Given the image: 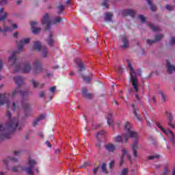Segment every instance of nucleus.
I'll list each match as a JSON object with an SVG mask.
<instances>
[{
    "mask_svg": "<svg viewBox=\"0 0 175 175\" xmlns=\"http://www.w3.org/2000/svg\"><path fill=\"white\" fill-rule=\"evenodd\" d=\"M165 8L167 9V10L171 11V10H174V6L173 5H169V4H167L165 5Z\"/></svg>",
    "mask_w": 175,
    "mask_h": 175,
    "instance_id": "41",
    "label": "nucleus"
},
{
    "mask_svg": "<svg viewBox=\"0 0 175 175\" xmlns=\"http://www.w3.org/2000/svg\"><path fill=\"white\" fill-rule=\"evenodd\" d=\"M10 96V94H9V93H5L3 94H0V105H3L6 103L8 109H10V106L9 105V97Z\"/></svg>",
    "mask_w": 175,
    "mask_h": 175,
    "instance_id": "11",
    "label": "nucleus"
},
{
    "mask_svg": "<svg viewBox=\"0 0 175 175\" xmlns=\"http://www.w3.org/2000/svg\"><path fill=\"white\" fill-rule=\"evenodd\" d=\"M98 167H95V168H94V170H93V173L95 174V173H96L97 172H98Z\"/></svg>",
    "mask_w": 175,
    "mask_h": 175,
    "instance_id": "64",
    "label": "nucleus"
},
{
    "mask_svg": "<svg viewBox=\"0 0 175 175\" xmlns=\"http://www.w3.org/2000/svg\"><path fill=\"white\" fill-rule=\"evenodd\" d=\"M28 163H29V167L21 168V165H17V166L13 167L11 171L14 172H19L20 169H21L22 170H25L26 173L28 175H33V172H32V169L35 167V165L38 163V161L33 160L32 159V158H29Z\"/></svg>",
    "mask_w": 175,
    "mask_h": 175,
    "instance_id": "5",
    "label": "nucleus"
},
{
    "mask_svg": "<svg viewBox=\"0 0 175 175\" xmlns=\"http://www.w3.org/2000/svg\"><path fill=\"white\" fill-rule=\"evenodd\" d=\"M40 97V98H44V92H40L39 93Z\"/></svg>",
    "mask_w": 175,
    "mask_h": 175,
    "instance_id": "61",
    "label": "nucleus"
},
{
    "mask_svg": "<svg viewBox=\"0 0 175 175\" xmlns=\"http://www.w3.org/2000/svg\"><path fill=\"white\" fill-rule=\"evenodd\" d=\"M43 72V66H42V59H36L33 63V68L32 70V74L34 76L36 75H40V73Z\"/></svg>",
    "mask_w": 175,
    "mask_h": 175,
    "instance_id": "9",
    "label": "nucleus"
},
{
    "mask_svg": "<svg viewBox=\"0 0 175 175\" xmlns=\"http://www.w3.org/2000/svg\"><path fill=\"white\" fill-rule=\"evenodd\" d=\"M121 175H126L128 174V169L124 168L123 170L120 172Z\"/></svg>",
    "mask_w": 175,
    "mask_h": 175,
    "instance_id": "46",
    "label": "nucleus"
},
{
    "mask_svg": "<svg viewBox=\"0 0 175 175\" xmlns=\"http://www.w3.org/2000/svg\"><path fill=\"white\" fill-rule=\"evenodd\" d=\"M133 108V111L135 117L137 118L138 121H140L142 120V116H140L139 111V107L136 105V104L133 103L131 105Z\"/></svg>",
    "mask_w": 175,
    "mask_h": 175,
    "instance_id": "13",
    "label": "nucleus"
},
{
    "mask_svg": "<svg viewBox=\"0 0 175 175\" xmlns=\"http://www.w3.org/2000/svg\"><path fill=\"white\" fill-rule=\"evenodd\" d=\"M157 126L164 133L166 136L169 137L170 142L172 143V146L175 144V136L173 132L169 129H165L163 128L162 125L159 123H156Z\"/></svg>",
    "mask_w": 175,
    "mask_h": 175,
    "instance_id": "8",
    "label": "nucleus"
},
{
    "mask_svg": "<svg viewBox=\"0 0 175 175\" xmlns=\"http://www.w3.org/2000/svg\"><path fill=\"white\" fill-rule=\"evenodd\" d=\"M16 51L11 53V57H9V61L12 62L11 67L14 69V72H22V73H29L32 70V66L29 62L18 63V59L16 57Z\"/></svg>",
    "mask_w": 175,
    "mask_h": 175,
    "instance_id": "2",
    "label": "nucleus"
},
{
    "mask_svg": "<svg viewBox=\"0 0 175 175\" xmlns=\"http://www.w3.org/2000/svg\"><path fill=\"white\" fill-rule=\"evenodd\" d=\"M175 44V37H172L171 39L170 44Z\"/></svg>",
    "mask_w": 175,
    "mask_h": 175,
    "instance_id": "59",
    "label": "nucleus"
},
{
    "mask_svg": "<svg viewBox=\"0 0 175 175\" xmlns=\"http://www.w3.org/2000/svg\"><path fill=\"white\" fill-rule=\"evenodd\" d=\"M122 165H124V157H122L121 159H120L119 165L122 166Z\"/></svg>",
    "mask_w": 175,
    "mask_h": 175,
    "instance_id": "56",
    "label": "nucleus"
},
{
    "mask_svg": "<svg viewBox=\"0 0 175 175\" xmlns=\"http://www.w3.org/2000/svg\"><path fill=\"white\" fill-rule=\"evenodd\" d=\"M166 62H167V64H166L167 72L169 75H172L173 72H175V66L172 65V64H170V62H169V60H167Z\"/></svg>",
    "mask_w": 175,
    "mask_h": 175,
    "instance_id": "20",
    "label": "nucleus"
},
{
    "mask_svg": "<svg viewBox=\"0 0 175 175\" xmlns=\"http://www.w3.org/2000/svg\"><path fill=\"white\" fill-rule=\"evenodd\" d=\"M122 42L123 44L120 46V49H123V50H125L128 49V47H129V40H128V38H126V36H125V34L122 36Z\"/></svg>",
    "mask_w": 175,
    "mask_h": 175,
    "instance_id": "16",
    "label": "nucleus"
},
{
    "mask_svg": "<svg viewBox=\"0 0 175 175\" xmlns=\"http://www.w3.org/2000/svg\"><path fill=\"white\" fill-rule=\"evenodd\" d=\"M0 5H8V0H1L0 1Z\"/></svg>",
    "mask_w": 175,
    "mask_h": 175,
    "instance_id": "53",
    "label": "nucleus"
},
{
    "mask_svg": "<svg viewBox=\"0 0 175 175\" xmlns=\"http://www.w3.org/2000/svg\"><path fill=\"white\" fill-rule=\"evenodd\" d=\"M126 61L127 62L128 67L132 72L130 73L131 85H133L135 92H139V89H137V84H139V82L137 81V77L135 76V73L133 70V66L132 65V63H131V60L129 59H127Z\"/></svg>",
    "mask_w": 175,
    "mask_h": 175,
    "instance_id": "6",
    "label": "nucleus"
},
{
    "mask_svg": "<svg viewBox=\"0 0 175 175\" xmlns=\"http://www.w3.org/2000/svg\"><path fill=\"white\" fill-rule=\"evenodd\" d=\"M103 5H104L105 8H109V3L107 2V0H105L103 3Z\"/></svg>",
    "mask_w": 175,
    "mask_h": 175,
    "instance_id": "50",
    "label": "nucleus"
},
{
    "mask_svg": "<svg viewBox=\"0 0 175 175\" xmlns=\"http://www.w3.org/2000/svg\"><path fill=\"white\" fill-rule=\"evenodd\" d=\"M165 113L167 115V118L169 120V122H168L169 126L172 128V129H174L175 126L174 124H172V122H173V116L167 111H165Z\"/></svg>",
    "mask_w": 175,
    "mask_h": 175,
    "instance_id": "21",
    "label": "nucleus"
},
{
    "mask_svg": "<svg viewBox=\"0 0 175 175\" xmlns=\"http://www.w3.org/2000/svg\"><path fill=\"white\" fill-rule=\"evenodd\" d=\"M115 142H117L118 143H122V136L121 135H117L115 137Z\"/></svg>",
    "mask_w": 175,
    "mask_h": 175,
    "instance_id": "35",
    "label": "nucleus"
},
{
    "mask_svg": "<svg viewBox=\"0 0 175 175\" xmlns=\"http://www.w3.org/2000/svg\"><path fill=\"white\" fill-rule=\"evenodd\" d=\"M30 83H32L33 88H42V87H44V83H39V82L36 81L33 79L30 80Z\"/></svg>",
    "mask_w": 175,
    "mask_h": 175,
    "instance_id": "23",
    "label": "nucleus"
},
{
    "mask_svg": "<svg viewBox=\"0 0 175 175\" xmlns=\"http://www.w3.org/2000/svg\"><path fill=\"white\" fill-rule=\"evenodd\" d=\"M18 161V159H16L15 157H8L7 159L3 160L4 165H8L9 162L14 163Z\"/></svg>",
    "mask_w": 175,
    "mask_h": 175,
    "instance_id": "24",
    "label": "nucleus"
},
{
    "mask_svg": "<svg viewBox=\"0 0 175 175\" xmlns=\"http://www.w3.org/2000/svg\"><path fill=\"white\" fill-rule=\"evenodd\" d=\"M11 26L12 27V28H13L14 29H16V28H18V26H17L16 24H13V23H12V24H11Z\"/></svg>",
    "mask_w": 175,
    "mask_h": 175,
    "instance_id": "62",
    "label": "nucleus"
},
{
    "mask_svg": "<svg viewBox=\"0 0 175 175\" xmlns=\"http://www.w3.org/2000/svg\"><path fill=\"white\" fill-rule=\"evenodd\" d=\"M40 119L38 118H36L33 121V126H36V125H38V124L39 123Z\"/></svg>",
    "mask_w": 175,
    "mask_h": 175,
    "instance_id": "43",
    "label": "nucleus"
},
{
    "mask_svg": "<svg viewBox=\"0 0 175 175\" xmlns=\"http://www.w3.org/2000/svg\"><path fill=\"white\" fill-rule=\"evenodd\" d=\"M3 29L0 27V32H2L4 35H6V32H12V29L9 27L5 26V23L3 25Z\"/></svg>",
    "mask_w": 175,
    "mask_h": 175,
    "instance_id": "26",
    "label": "nucleus"
},
{
    "mask_svg": "<svg viewBox=\"0 0 175 175\" xmlns=\"http://www.w3.org/2000/svg\"><path fill=\"white\" fill-rule=\"evenodd\" d=\"M62 21V19L60 17H56L55 18V21H53V24H57V23H61Z\"/></svg>",
    "mask_w": 175,
    "mask_h": 175,
    "instance_id": "44",
    "label": "nucleus"
},
{
    "mask_svg": "<svg viewBox=\"0 0 175 175\" xmlns=\"http://www.w3.org/2000/svg\"><path fill=\"white\" fill-rule=\"evenodd\" d=\"M105 21L107 22L109 21V23H111V19L113 18V14L111 13H105Z\"/></svg>",
    "mask_w": 175,
    "mask_h": 175,
    "instance_id": "27",
    "label": "nucleus"
},
{
    "mask_svg": "<svg viewBox=\"0 0 175 175\" xmlns=\"http://www.w3.org/2000/svg\"><path fill=\"white\" fill-rule=\"evenodd\" d=\"M16 109H20V107H18V102H14L12 103V110L13 111H16Z\"/></svg>",
    "mask_w": 175,
    "mask_h": 175,
    "instance_id": "33",
    "label": "nucleus"
},
{
    "mask_svg": "<svg viewBox=\"0 0 175 175\" xmlns=\"http://www.w3.org/2000/svg\"><path fill=\"white\" fill-rule=\"evenodd\" d=\"M38 120H44V118H46V115H40V116L38 117Z\"/></svg>",
    "mask_w": 175,
    "mask_h": 175,
    "instance_id": "52",
    "label": "nucleus"
},
{
    "mask_svg": "<svg viewBox=\"0 0 175 175\" xmlns=\"http://www.w3.org/2000/svg\"><path fill=\"white\" fill-rule=\"evenodd\" d=\"M163 38V34H159L155 36L154 40H147V43L149 44V46H151V44H153V43H157V42H159L161 39Z\"/></svg>",
    "mask_w": 175,
    "mask_h": 175,
    "instance_id": "18",
    "label": "nucleus"
},
{
    "mask_svg": "<svg viewBox=\"0 0 175 175\" xmlns=\"http://www.w3.org/2000/svg\"><path fill=\"white\" fill-rule=\"evenodd\" d=\"M77 65L79 66V72H83L85 69V67L84 66V62L81 61L80 59H76Z\"/></svg>",
    "mask_w": 175,
    "mask_h": 175,
    "instance_id": "22",
    "label": "nucleus"
},
{
    "mask_svg": "<svg viewBox=\"0 0 175 175\" xmlns=\"http://www.w3.org/2000/svg\"><path fill=\"white\" fill-rule=\"evenodd\" d=\"M121 14L123 17H126V16H131V17H135L136 12L133 10H123L121 12Z\"/></svg>",
    "mask_w": 175,
    "mask_h": 175,
    "instance_id": "14",
    "label": "nucleus"
},
{
    "mask_svg": "<svg viewBox=\"0 0 175 175\" xmlns=\"http://www.w3.org/2000/svg\"><path fill=\"white\" fill-rule=\"evenodd\" d=\"M15 157H18L21 154V150H15L13 152Z\"/></svg>",
    "mask_w": 175,
    "mask_h": 175,
    "instance_id": "49",
    "label": "nucleus"
},
{
    "mask_svg": "<svg viewBox=\"0 0 175 175\" xmlns=\"http://www.w3.org/2000/svg\"><path fill=\"white\" fill-rule=\"evenodd\" d=\"M122 157L124 158L125 157V155H126V150L125 148H123L122 150Z\"/></svg>",
    "mask_w": 175,
    "mask_h": 175,
    "instance_id": "51",
    "label": "nucleus"
},
{
    "mask_svg": "<svg viewBox=\"0 0 175 175\" xmlns=\"http://www.w3.org/2000/svg\"><path fill=\"white\" fill-rule=\"evenodd\" d=\"M33 50L36 51H41L43 58H47L49 55V51L46 46H42V44L40 41H36L33 42Z\"/></svg>",
    "mask_w": 175,
    "mask_h": 175,
    "instance_id": "7",
    "label": "nucleus"
},
{
    "mask_svg": "<svg viewBox=\"0 0 175 175\" xmlns=\"http://www.w3.org/2000/svg\"><path fill=\"white\" fill-rule=\"evenodd\" d=\"M45 144L47 146V147H49V148H51L52 145L50 144V142L49 141H46L45 142Z\"/></svg>",
    "mask_w": 175,
    "mask_h": 175,
    "instance_id": "58",
    "label": "nucleus"
},
{
    "mask_svg": "<svg viewBox=\"0 0 175 175\" xmlns=\"http://www.w3.org/2000/svg\"><path fill=\"white\" fill-rule=\"evenodd\" d=\"M148 26L150 27V28L152 29V31H153V32H157L158 31H159V28L157 27L154 26L153 24H149Z\"/></svg>",
    "mask_w": 175,
    "mask_h": 175,
    "instance_id": "32",
    "label": "nucleus"
},
{
    "mask_svg": "<svg viewBox=\"0 0 175 175\" xmlns=\"http://www.w3.org/2000/svg\"><path fill=\"white\" fill-rule=\"evenodd\" d=\"M38 136H40V137H41V139H43V137H44V136L43 135V133H42V132H40V133L38 134Z\"/></svg>",
    "mask_w": 175,
    "mask_h": 175,
    "instance_id": "63",
    "label": "nucleus"
},
{
    "mask_svg": "<svg viewBox=\"0 0 175 175\" xmlns=\"http://www.w3.org/2000/svg\"><path fill=\"white\" fill-rule=\"evenodd\" d=\"M8 118L9 119L8 123L5 124V126L0 124V140H5V139H10L12 133L14 131H21L23 129V124L18 123V118H12V113L10 111H8Z\"/></svg>",
    "mask_w": 175,
    "mask_h": 175,
    "instance_id": "1",
    "label": "nucleus"
},
{
    "mask_svg": "<svg viewBox=\"0 0 175 175\" xmlns=\"http://www.w3.org/2000/svg\"><path fill=\"white\" fill-rule=\"evenodd\" d=\"M111 117H113V115L111 113H109L107 116V124L109 126L113 124V120H111Z\"/></svg>",
    "mask_w": 175,
    "mask_h": 175,
    "instance_id": "31",
    "label": "nucleus"
},
{
    "mask_svg": "<svg viewBox=\"0 0 175 175\" xmlns=\"http://www.w3.org/2000/svg\"><path fill=\"white\" fill-rule=\"evenodd\" d=\"M135 139L133 144H132V150L134 158H137L139 154H137V151L139 150V144L137 143V139H139V133L135 131H129L126 133L123 134V140L125 141V143H128V139Z\"/></svg>",
    "mask_w": 175,
    "mask_h": 175,
    "instance_id": "3",
    "label": "nucleus"
},
{
    "mask_svg": "<svg viewBox=\"0 0 175 175\" xmlns=\"http://www.w3.org/2000/svg\"><path fill=\"white\" fill-rule=\"evenodd\" d=\"M101 170L103 172V173H105V174H107V173H109L107 172V169L106 168V163H103L102 166H101Z\"/></svg>",
    "mask_w": 175,
    "mask_h": 175,
    "instance_id": "34",
    "label": "nucleus"
},
{
    "mask_svg": "<svg viewBox=\"0 0 175 175\" xmlns=\"http://www.w3.org/2000/svg\"><path fill=\"white\" fill-rule=\"evenodd\" d=\"M3 68V64L2 63V60L0 59V72L2 70Z\"/></svg>",
    "mask_w": 175,
    "mask_h": 175,
    "instance_id": "60",
    "label": "nucleus"
},
{
    "mask_svg": "<svg viewBox=\"0 0 175 175\" xmlns=\"http://www.w3.org/2000/svg\"><path fill=\"white\" fill-rule=\"evenodd\" d=\"M22 109L25 111V117H28L29 113L32 111V109L29 106V103L27 102L24 98L22 99Z\"/></svg>",
    "mask_w": 175,
    "mask_h": 175,
    "instance_id": "10",
    "label": "nucleus"
},
{
    "mask_svg": "<svg viewBox=\"0 0 175 175\" xmlns=\"http://www.w3.org/2000/svg\"><path fill=\"white\" fill-rule=\"evenodd\" d=\"M98 142L96 144L97 148H100V139H98Z\"/></svg>",
    "mask_w": 175,
    "mask_h": 175,
    "instance_id": "57",
    "label": "nucleus"
},
{
    "mask_svg": "<svg viewBox=\"0 0 175 175\" xmlns=\"http://www.w3.org/2000/svg\"><path fill=\"white\" fill-rule=\"evenodd\" d=\"M114 165V161H111L109 164V169H112L113 166Z\"/></svg>",
    "mask_w": 175,
    "mask_h": 175,
    "instance_id": "54",
    "label": "nucleus"
},
{
    "mask_svg": "<svg viewBox=\"0 0 175 175\" xmlns=\"http://www.w3.org/2000/svg\"><path fill=\"white\" fill-rule=\"evenodd\" d=\"M155 158H159V154L148 157V159H150V160L155 159Z\"/></svg>",
    "mask_w": 175,
    "mask_h": 175,
    "instance_id": "45",
    "label": "nucleus"
},
{
    "mask_svg": "<svg viewBox=\"0 0 175 175\" xmlns=\"http://www.w3.org/2000/svg\"><path fill=\"white\" fill-rule=\"evenodd\" d=\"M36 24H38V22L36 21H33L31 23V29H33V28H36L35 27H36Z\"/></svg>",
    "mask_w": 175,
    "mask_h": 175,
    "instance_id": "48",
    "label": "nucleus"
},
{
    "mask_svg": "<svg viewBox=\"0 0 175 175\" xmlns=\"http://www.w3.org/2000/svg\"><path fill=\"white\" fill-rule=\"evenodd\" d=\"M116 72H118V73H122V72L124 70V66H119L118 68H116Z\"/></svg>",
    "mask_w": 175,
    "mask_h": 175,
    "instance_id": "37",
    "label": "nucleus"
},
{
    "mask_svg": "<svg viewBox=\"0 0 175 175\" xmlns=\"http://www.w3.org/2000/svg\"><path fill=\"white\" fill-rule=\"evenodd\" d=\"M124 128L126 132H129V131H132V126L131 125V123H129V122H126L124 123Z\"/></svg>",
    "mask_w": 175,
    "mask_h": 175,
    "instance_id": "30",
    "label": "nucleus"
},
{
    "mask_svg": "<svg viewBox=\"0 0 175 175\" xmlns=\"http://www.w3.org/2000/svg\"><path fill=\"white\" fill-rule=\"evenodd\" d=\"M0 21H5L8 18V12H3V8L0 9Z\"/></svg>",
    "mask_w": 175,
    "mask_h": 175,
    "instance_id": "25",
    "label": "nucleus"
},
{
    "mask_svg": "<svg viewBox=\"0 0 175 175\" xmlns=\"http://www.w3.org/2000/svg\"><path fill=\"white\" fill-rule=\"evenodd\" d=\"M57 8L58 9V12H57V14H62V12H64V10H65V5H62V4H59L57 6Z\"/></svg>",
    "mask_w": 175,
    "mask_h": 175,
    "instance_id": "29",
    "label": "nucleus"
},
{
    "mask_svg": "<svg viewBox=\"0 0 175 175\" xmlns=\"http://www.w3.org/2000/svg\"><path fill=\"white\" fill-rule=\"evenodd\" d=\"M14 81L17 85V88L14 90V91L12 93V98H14V96H17V95H21L22 98H24L25 96H28L29 95H32L33 92L31 91H23L20 90L21 85H23V83H24V78L23 77L16 76L14 77Z\"/></svg>",
    "mask_w": 175,
    "mask_h": 175,
    "instance_id": "4",
    "label": "nucleus"
},
{
    "mask_svg": "<svg viewBox=\"0 0 175 175\" xmlns=\"http://www.w3.org/2000/svg\"><path fill=\"white\" fill-rule=\"evenodd\" d=\"M160 95L161 96V100L163 102H166V98H165V94H163V92H160Z\"/></svg>",
    "mask_w": 175,
    "mask_h": 175,
    "instance_id": "47",
    "label": "nucleus"
},
{
    "mask_svg": "<svg viewBox=\"0 0 175 175\" xmlns=\"http://www.w3.org/2000/svg\"><path fill=\"white\" fill-rule=\"evenodd\" d=\"M103 135H105L104 131H100L98 133H97V134L96 135V137L97 140H99V139H100V136H103Z\"/></svg>",
    "mask_w": 175,
    "mask_h": 175,
    "instance_id": "36",
    "label": "nucleus"
},
{
    "mask_svg": "<svg viewBox=\"0 0 175 175\" xmlns=\"http://www.w3.org/2000/svg\"><path fill=\"white\" fill-rule=\"evenodd\" d=\"M30 40H31V39L29 38H25V39L19 41L18 42H17L18 50L19 51H21V50H23V47H24V45L28 44V43H29Z\"/></svg>",
    "mask_w": 175,
    "mask_h": 175,
    "instance_id": "15",
    "label": "nucleus"
},
{
    "mask_svg": "<svg viewBox=\"0 0 175 175\" xmlns=\"http://www.w3.org/2000/svg\"><path fill=\"white\" fill-rule=\"evenodd\" d=\"M138 18H139V20L142 21V23H146V17H144V16H143V15H139V16H138Z\"/></svg>",
    "mask_w": 175,
    "mask_h": 175,
    "instance_id": "42",
    "label": "nucleus"
},
{
    "mask_svg": "<svg viewBox=\"0 0 175 175\" xmlns=\"http://www.w3.org/2000/svg\"><path fill=\"white\" fill-rule=\"evenodd\" d=\"M105 148L106 151H107V152L113 153L114 152V151H116V148H117V147L116 146V145L109 143L105 146Z\"/></svg>",
    "mask_w": 175,
    "mask_h": 175,
    "instance_id": "19",
    "label": "nucleus"
},
{
    "mask_svg": "<svg viewBox=\"0 0 175 175\" xmlns=\"http://www.w3.org/2000/svg\"><path fill=\"white\" fill-rule=\"evenodd\" d=\"M49 91H50L51 92H52L53 94H54V92H55V86H53L52 88H51L49 89Z\"/></svg>",
    "mask_w": 175,
    "mask_h": 175,
    "instance_id": "55",
    "label": "nucleus"
},
{
    "mask_svg": "<svg viewBox=\"0 0 175 175\" xmlns=\"http://www.w3.org/2000/svg\"><path fill=\"white\" fill-rule=\"evenodd\" d=\"M82 79H83V81H85L86 83H88L90 81L91 78L88 76H84V75L82 74Z\"/></svg>",
    "mask_w": 175,
    "mask_h": 175,
    "instance_id": "39",
    "label": "nucleus"
},
{
    "mask_svg": "<svg viewBox=\"0 0 175 175\" xmlns=\"http://www.w3.org/2000/svg\"><path fill=\"white\" fill-rule=\"evenodd\" d=\"M42 24L43 25H46V31H50V28L51 27V20H50V17L49 14H45L42 19Z\"/></svg>",
    "mask_w": 175,
    "mask_h": 175,
    "instance_id": "12",
    "label": "nucleus"
},
{
    "mask_svg": "<svg viewBox=\"0 0 175 175\" xmlns=\"http://www.w3.org/2000/svg\"><path fill=\"white\" fill-rule=\"evenodd\" d=\"M40 27H33L32 29L33 33H39L40 32Z\"/></svg>",
    "mask_w": 175,
    "mask_h": 175,
    "instance_id": "40",
    "label": "nucleus"
},
{
    "mask_svg": "<svg viewBox=\"0 0 175 175\" xmlns=\"http://www.w3.org/2000/svg\"><path fill=\"white\" fill-rule=\"evenodd\" d=\"M46 41H47L49 46H50V47H51L53 46V44H54V40H53V34L52 33L49 34V38L46 40Z\"/></svg>",
    "mask_w": 175,
    "mask_h": 175,
    "instance_id": "28",
    "label": "nucleus"
},
{
    "mask_svg": "<svg viewBox=\"0 0 175 175\" xmlns=\"http://www.w3.org/2000/svg\"><path fill=\"white\" fill-rule=\"evenodd\" d=\"M82 96L86 99H92L94 98V95L88 93V90L86 88H82Z\"/></svg>",
    "mask_w": 175,
    "mask_h": 175,
    "instance_id": "17",
    "label": "nucleus"
},
{
    "mask_svg": "<svg viewBox=\"0 0 175 175\" xmlns=\"http://www.w3.org/2000/svg\"><path fill=\"white\" fill-rule=\"evenodd\" d=\"M169 173V167L167 165H165L164 167L163 172L162 173V175H167Z\"/></svg>",
    "mask_w": 175,
    "mask_h": 175,
    "instance_id": "38",
    "label": "nucleus"
}]
</instances>
